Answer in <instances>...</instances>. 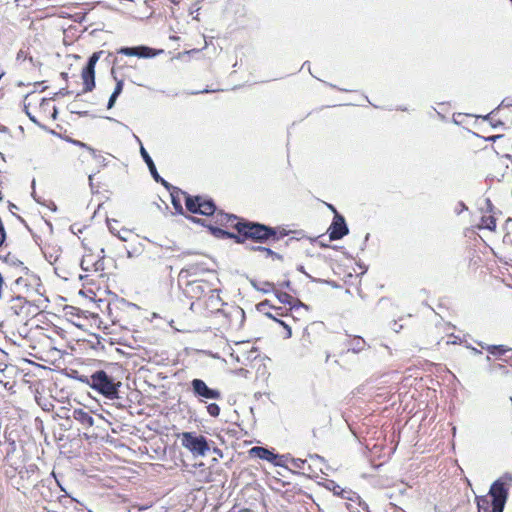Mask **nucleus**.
<instances>
[{
  "instance_id": "4",
  "label": "nucleus",
  "mask_w": 512,
  "mask_h": 512,
  "mask_svg": "<svg viewBox=\"0 0 512 512\" xmlns=\"http://www.w3.org/2000/svg\"><path fill=\"white\" fill-rule=\"evenodd\" d=\"M209 295L205 296L202 301H193L190 304V310L197 314H208L215 313L221 310L223 306V301L219 295V291L217 289H212L207 292Z\"/></svg>"
},
{
  "instance_id": "28",
  "label": "nucleus",
  "mask_w": 512,
  "mask_h": 512,
  "mask_svg": "<svg viewBox=\"0 0 512 512\" xmlns=\"http://www.w3.org/2000/svg\"><path fill=\"white\" fill-rule=\"evenodd\" d=\"M487 350L490 354L492 355H503L505 352L508 351V349H506L503 345H499V346H495V345H492V346H487Z\"/></svg>"
},
{
  "instance_id": "33",
  "label": "nucleus",
  "mask_w": 512,
  "mask_h": 512,
  "mask_svg": "<svg viewBox=\"0 0 512 512\" xmlns=\"http://www.w3.org/2000/svg\"><path fill=\"white\" fill-rule=\"evenodd\" d=\"M116 236L121 240V241H128L129 239V236H130V231L127 230V229H121L120 232H117Z\"/></svg>"
},
{
  "instance_id": "35",
  "label": "nucleus",
  "mask_w": 512,
  "mask_h": 512,
  "mask_svg": "<svg viewBox=\"0 0 512 512\" xmlns=\"http://www.w3.org/2000/svg\"><path fill=\"white\" fill-rule=\"evenodd\" d=\"M172 204L175 208V210L180 213V214H183V208H182V205H181V202L179 199L176 198V196H174L172 194Z\"/></svg>"
},
{
  "instance_id": "1",
  "label": "nucleus",
  "mask_w": 512,
  "mask_h": 512,
  "mask_svg": "<svg viewBox=\"0 0 512 512\" xmlns=\"http://www.w3.org/2000/svg\"><path fill=\"white\" fill-rule=\"evenodd\" d=\"M512 487V474L504 473L490 487L489 493L477 498L478 512H502Z\"/></svg>"
},
{
  "instance_id": "5",
  "label": "nucleus",
  "mask_w": 512,
  "mask_h": 512,
  "mask_svg": "<svg viewBox=\"0 0 512 512\" xmlns=\"http://www.w3.org/2000/svg\"><path fill=\"white\" fill-rule=\"evenodd\" d=\"M180 437L182 446L194 456H205L210 449L206 438L202 435H196L193 432H183Z\"/></svg>"
},
{
  "instance_id": "16",
  "label": "nucleus",
  "mask_w": 512,
  "mask_h": 512,
  "mask_svg": "<svg viewBox=\"0 0 512 512\" xmlns=\"http://www.w3.org/2000/svg\"><path fill=\"white\" fill-rule=\"evenodd\" d=\"M72 417L86 428L92 427L94 425L93 417L83 409H74Z\"/></svg>"
},
{
  "instance_id": "10",
  "label": "nucleus",
  "mask_w": 512,
  "mask_h": 512,
  "mask_svg": "<svg viewBox=\"0 0 512 512\" xmlns=\"http://www.w3.org/2000/svg\"><path fill=\"white\" fill-rule=\"evenodd\" d=\"M101 255L96 257L93 254H86L81 260V268L84 271H102L104 270V249L100 250Z\"/></svg>"
},
{
  "instance_id": "42",
  "label": "nucleus",
  "mask_w": 512,
  "mask_h": 512,
  "mask_svg": "<svg viewBox=\"0 0 512 512\" xmlns=\"http://www.w3.org/2000/svg\"><path fill=\"white\" fill-rule=\"evenodd\" d=\"M26 114L33 123L38 124V121L36 120L35 116L31 115L28 111H26Z\"/></svg>"
},
{
  "instance_id": "13",
  "label": "nucleus",
  "mask_w": 512,
  "mask_h": 512,
  "mask_svg": "<svg viewBox=\"0 0 512 512\" xmlns=\"http://www.w3.org/2000/svg\"><path fill=\"white\" fill-rule=\"evenodd\" d=\"M118 53L126 56H136L140 58H150L155 56L153 50L146 46L123 47L118 50Z\"/></svg>"
},
{
  "instance_id": "39",
  "label": "nucleus",
  "mask_w": 512,
  "mask_h": 512,
  "mask_svg": "<svg viewBox=\"0 0 512 512\" xmlns=\"http://www.w3.org/2000/svg\"><path fill=\"white\" fill-rule=\"evenodd\" d=\"M464 210H467V206L463 203V202H459L458 203V207L456 208V213L457 214H460L461 212H463Z\"/></svg>"
},
{
  "instance_id": "11",
  "label": "nucleus",
  "mask_w": 512,
  "mask_h": 512,
  "mask_svg": "<svg viewBox=\"0 0 512 512\" xmlns=\"http://www.w3.org/2000/svg\"><path fill=\"white\" fill-rule=\"evenodd\" d=\"M250 454L258 457L262 460H266L268 462H271L277 466H283V458L284 456H278L277 454H274L272 451L268 450L267 448L256 446L251 448Z\"/></svg>"
},
{
  "instance_id": "37",
  "label": "nucleus",
  "mask_w": 512,
  "mask_h": 512,
  "mask_svg": "<svg viewBox=\"0 0 512 512\" xmlns=\"http://www.w3.org/2000/svg\"><path fill=\"white\" fill-rule=\"evenodd\" d=\"M15 285L16 286H25L27 287L28 284H27V279L24 278V277H18L16 280H15Z\"/></svg>"
},
{
  "instance_id": "40",
  "label": "nucleus",
  "mask_w": 512,
  "mask_h": 512,
  "mask_svg": "<svg viewBox=\"0 0 512 512\" xmlns=\"http://www.w3.org/2000/svg\"><path fill=\"white\" fill-rule=\"evenodd\" d=\"M118 96H114V94L112 93V95L110 96V99L108 101V109L112 108L116 99H117Z\"/></svg>"
},
{
  "instance_id": "44",
  "label": "nucleus",
  "mask_w": 512,
  "mask_h": 512,
  "mask_svg": "<svg viewBox=\"0 0 512 512\" xmlns=\"http://www.w3.org/2000/svg\"><path fill=\"white\" fill-rule=\"evenodd\" d=\"M49 103H50V101H49V100H45V99H43V100H42L41 105H42V106H44V105H49Z\"/></svg>"
},
{
  "instance_id": "51",
  "label": "nucleus",
  "mask_w": 512,
  "mask_h": 512,
  "mask_svg": "<svg viewBox=\"0 0 512 512\" xmlns=\"http://www.w3.org/2000/svg\"><path fill=\"white\" fill-rule=\"evenodd\" d=\"M127 256H128L129 258H131V257H132V253H131L130 251H128V252H127Z\"/></svg>"
},
{
  "instance_id": "24",
  "label": "nucleus",
  "mask_w": 512,
  "mask_h": 512,
  "mask_svg": "<svg viewBox=\"0 0 512 512\" xmlns=\"http://www.w3.org/2000/svg\"><path fill=\"white\" fill-rule=\"evenodd\" d=\"M198 204H200V196H185V205L189 212L198 214Z\"/></svg>"
},
{
  "instance_id": "15",
  "label": "nucleus",
  "mask_w": 512,
  "mask_h": 512,
  "mask_svg": "<svg viewBox=\"0 0 512 512\" xmlns=\"http://www.w3.org/2000/svg\"><path fill=\"white\" fill-rule=\"evenodd\" d=\"M140 154H141L144 162L147 164L149 171H150L152 177L155 179V181H157V182L161 181L162 183L165 184V181L159 176L152 158L150 157V155L148 154V152L146 151V149L144 148L143 145H141Z\"/></svg>"
},
{
  "instance_id": "48",
  "label": "nucleus",
  "mask_w": 512,
  "mask_h": 512,
  "mask_svg": "<svg viewBox=\"0 0 512 512\" xmlns=\"http://www.w3.org/2000/svg\"><path fill=\"white\" fill-rule=\"evenodd\" d=\"M190 219H191L192 221L196 222V223H200V220H199V219H196V218H194V217H190Z\"/></svg>"
},
{
  "instance_id": "19",
  "label": "nucleus",
  "mask_w": 512,
  "mask_h": 512,
  "mask_svg": "<svg viewBox=\"0 0 512 512\" xmlns=\"http://www.w3.org/2000/svg\"><path fill=\"white\" fill-rule=\"evenodd\" d=\"M216 208L212 200L204 199L200 197V204H198V214L201 215H213Z\"/></svg>"
},
{
  "instance_id": "50",
  "label": "nucleus",
  "mask_w": 512,
  "mask_h": 512,
  "mask_svg": "<svg viewBox=\"0 0 512 512\" xmlns=\"http://www.w3.org/2000/svg\"><path fill=\"white\" fill-rule=\"evenodd\" d=\"M500 137H501L500 135H496V136L491 137V140H496V139H498Z\"/></svg>"
},
{
  "instance_id": "52",
  "label": "nucleus",
  "mask_w": 512,
  "mask_h": 512,
  "mask_svg": "<svg viewBox=\"0 0 512 512\" xmlns=\"http://www.w3.org/2000/svg\"><path fill=\"white\" fill-rule=\"evenodd\" d=\"M487 204H488V206H491V202L489 199L487 200Z\"/></svg>"
},
{
  "instance_id": "30",
  "label": "nucleus",
  "mask_w": 512,
  "mask_h": 512,
  "mask_svg": "<svg viewBox=\"0 0 512 512\" xmlns=\"http://www.w3.org/2000/svg\"><path fill=\"white\" fill-rule=\"evenodd\" d=\"M216 217H217V221L220 222V223L231 222L233 224L237 220L236 216L228 215V214H223V213H218L216 215Z\"/></svg>"
},
{
  "instance_id": "12",
  "label": "nucleus",
  "mask_w": 512,
  "mask_h": 512,
  "mask_svg": "<svg viewBox=\"0 0 512 512\" xmlns=\"http://www.w3.org/2000/svg\"><path fill=\"white\" fill-rule=\"evenodd\" d=\"M326 467L325 460L321 456L317 454L310 455L307 464V476L317 477L318 472L324 473V468Z\"/></svg>"
},
{
  "instance_id": "8",
  "label": "nucleus",
  "mask_w": 512,
  "mask_h": 512,
  "mask_svg": "<svg viewBox=\"0 0 512 512\" xmlns=\"http://www.w3.org/2000/svg\"><path fill=\"white\" fill-rule=\"evenodd\" d=\"M210 288V284L206 281H191L186 284L184 293L195 301H202Z\"/></svg>"
},
{
  "instance_id": "20",
  "label": "nucleus",
  "mask_w": 512,
  "mask_h": 512,
  "mask_svg": "<svg viewBox=\"0 0 512 512\" xmlns=\"http://www.w3.org/2000/svg\"><path fill=\"white\" fill-rule=\"evenodd\" d=\"M478 228L495 231V229H496L495 217L493 215H483L481 217L480 223L478 224Z\"/></svg>"
},
{
  "instance_id": "49",
  "label": "nucleus",
  "mask_w": 512,
  "mask_h": 512,
  "mask_svg": "<svg viewBox=\"0 0 512 512\" xmlns=\"http://www.w3.org/2000/svg\"><path fill=\"white\" fill-rule=\"evenodd\" d=\"M88 179H89V184H90V186H92V180H93L92 175H89V178H88Z\"/></svg>"
},
{
  "instance_id": "27",
  "label": "nucleus",
  "mask_w": 512,
  "mask_h": 512,
  "mask_svg": "<svg viewBox=\"0 0 512 512\" xmlns=\"http://www.w3.org/2000/svg\"><path fill=\"white\" fill-rule=\"evenodd\" d=\"M253 286L264 293H270L275 291V286L273 283L270 282H262L259 285L256 283H253Z\"/></svg>"
},
{
  "instance_id": "38",
  "label": "nucleus",
  "mask_w": 512,
  "mask_h": 512,
  "mask_svg": "<svg viewBox=\"0 0 512 512\" xmlns=\"http://www.w3.org/2000/svg\"><path fill=\"white\" fill-rule=\"evenodd\" d=\"M75 143H76L77 145H79L80 147H83V148L88 149L94 157L96 156V151H95L93 148L88 147L85 143H82V142H80V141H76Z\"/></svg>"
},
{
  "instance_id": "23",
  "label": "nucleus",
  "mask_w": 512,
  "mask_h": 512,
  "mask_svg": "<svg viewBox=\"0 0 512 512\" xmlns=\"http://www.w3.org/2000/svg\"><path fill=\"white\" fill-rule=\"evenodd\" d=\"M16 62L19 65H25L26 62L29 63L30 66H35L33 57L29 55L28 51L25 49H20L16 56Z\"/></svg>"
},
{
  "instance_id": "34",
  "label": "nucleus",
  "mask_w": 512,
  "mask_h": 512,
  "mask_svg": "<svg viewBox=\"0 0 512 512\" xmlns=\"http://www.w3.org/2000/svg\"><path fill=\"white\" fill-rule=\"evenodd\" d=\"M114 79L117 81L115 89L113 91L114 96H119L120 93L123 90V80H118L116 76H114Z\"/></svg>"
},
{
  "instance_id": "36",
  "label": "nucleus",
  "mask_w": 512,
  "mask_h": 512,
  "mask_svg": "<svg viewBox=\"0 0 512 512\" xmlns=\"http://www.w3.org/2000/svg\"><path fill=\"white\" fill-rule=\"evenodd\" d=\"M107 224H108V229L109 231L114 234L116 236L117 232H120L116 225L118 224V222L116 220H108L107 221Z\"/></svg>"
},
{
  "instance_id": "22",
  "label": "nucleus",
  "mask_w": 512,
  "mask_h": 512,
  "mask_svg": "<svg viewBox=\"0 0 512 512\" xmlns=\"http://www.w3.org/2000/svg\"><path fill=\"white\" fill-rule=\"evenodd\" d=\"M327 488L333 492L334 495L342 496L345 498H348L352 500L351 497L345 496L347 495H356L355 493H352L351 491H345L342 487H340L337 483L334 481H329L327 484Z\"/></svg>"
},
{
  "instance_id": "21",
  "label": "nucleus",
  "mask_w": 512,
  "mask_h": 512,
  "mask_svg": "<svg viewBox=\"0 0 512 512\" xmlns=\"http://www.w3.org/2000/svg\"><path fill=\"white\" fill-rule=\"evenodd\" d=\"M366 342L363 338L359 336L353 337L349 342V350L354 353H359L365 349Z\"/></svg>"
},
{
  "instance_id": "29",
  "label": "nucleus",
  "mask_w": 512,
  "mask_h": 512,
  "mask_svg": "<svg viewBox=\"0 0 512 512\" xmlns=\"http://www.w3.org/2000/svg\"><path fill=\"white\" fill-rule=\"evenodd\" d=\"M252 249L263 252L266 258L267 257H275L278 259L281 258L280 255H278L277 253H275L274 251H272L271 249L266 248V247L256 246V247H252Z\"/></svg>"
},
{
  "instance_id": "41",
  "label": "nucleus",
  "mask_w": 512,
  "mask_h": 512,
  "mask_svg": "<svg viewBox=\"0 0 512 512\" xmlns=\"http://www.w3.org/2000/svg\"><path fill=\"white\" fill-rule=\"evenodd\" d=\"M273 310L275 311V313H274L275 317L276 316H283L282 308H280V307H278V308L277 307H273Z\"/></svg>"
},
{
  "instance_id": "47",
  "label": "nucleus",
  "mask_w": 512,
  "mask_h": 512,
  "mask_svg": "<svg viewBox=\"0 0 512 512\" xmlns=\"http://www.w3.org/2000/svg\"><path fill=\"white\" fill-rule=\"evenodd\" d=\"M57 110L55 107H53V118H56Z\"/></svg>"
},
{
  "instance_id": "7",
  "label": "nucleus",
  "mask_w": 512,
  "mask_h": 512,
  "mask_svg": "<svg viewBox=\"0 0 512 512\" xmlns=\"http://www.w3.org/2000/svg\"><path fill=\"white\" fill-rule=\"evenodd\" d=\"M193 394L201 401L205 402L208 399L218 400L221 398V393L217 389H212L201 379H193L191 381Z\"/></svg>"
},
{
  "instance_id": "14",
  "label": "nucleus",
  "mask_w": 512,
  "mask_h": 512,
  "mask_svg": "<svg viewBox=\"0 0 512 512\" xmlns=\"http://www.w3.org/2000/svg\"><path fill=\"white\" fill-rule=\"evenodd\" d=\"M25 304L26 300L24 297L20 295L12 296L7 302V309L11 311L12 314L19 315L24 309Z\"/></svg>"
},
{
  "instance_id": "43",
  "label": "nucleus",
  "mask_w": 512,
  "mask_h": 512,
  "mask_svg": "<svg viewBox=\"0 0 512 512\" xmlns=\"http://www.w3.org/2000/svg\"><path fill=\"white\" fill-rule=\"evenodd\" d=\"M290 285H291L290 281H285L282 283V286L286 287V288H290Z\"/></svg>"
},
{
  "instance_id": "46",
  "label": "nucleus",
  "mask_w": 512,
  "mask_h": 512,
  "mask_svg": "<svg viewBox=\"0 0 512 512\" xmlns=\"http://www.w3.org/2000/svg\"><path fill=\"white\" fill-rule=\"evenodd\" d=\"M328 207L330 208V210H332L335 214L337 213L336 209L333 207V205H328Z\"/></svg>"
},
{
  "instance_id": "45",
  "label": "nucleus",
  "mask_w": 512,
  "mask_h": 512,
  "mask_svg": "<svg viewBox=\"0 0 512 512\" xmlns=\"http://www.w3.org/2000/svg\"><path fill=\"white\" fill-rule=\"evenodd\" d=\"M134 138L136 139V142H138V143H139V145L141 146V145H142V142H141V140L139 139V137H138V136H136V135H134Z\"/></svg>"
},
{
  "instance_id": "3",
  "label": "nucleus",
  "mask_w": 512,
  "mask_h": 512,
  "mask_svg": "<svg viewBox=\"0 0 512 512\" xmlns=\"http://www.w3.org/2000/svg\"><path fill=\"white\" fill-rule=\"evenodd\" d=\"M233 226L237 230L240 239H242V242L248 238L257 242H265L270 238L278 239L276 237L275 229L263 224L237 221L235 224H233Z\"/></svg>"
},
{
  "instance_id": "6",
  "label": "nucleus",
  "mask_w": 512,
  "mask_h": 512,
  "mask_svg": "<svg viewBox=\"0 0 512 512\" xmlns=\"http://www.w3.org/2000/svg\"><path fill=\"white\" fill-rule=\"evenodd\" d=\"M103 52H94L86 65L82 70V80L84 84V92H90L95 87V66Z\"/></svg>"
},
{
  "instance_id": "25",
  "label": "nucleus",
  "mask_w": 512,
  "mask_h": 512,
  "mask_svg": "<svg viewBox=\"0 0 512 512\" xmlns=\"http://www.w3.org/2000/svg\"><path fill=\"white\" fill-rule=\"evenodd\" d=\"M289 462L293 469L301 470L303 475H307L308 459L291 458Z\"/></svg>"
},
{
  "instance_id": "31",
  "label": "nucleus",
  "mask_w": 512,
  "mask_h": 512,
  "mask_svg": "<svg viewBox=\"0 0 512 512\" xmlns=\"http://www.w3.org/2000/svg\"><path fill=\"white\" fill-rule=\"evenodd\" d=\"M207 412L212 417H217L220 414V407L216 403H211L207 406Z\"/></svg>"
},
{
  "instance_id": "26",
  "label": "nucleus",
  "mask_w": 512,
  "mask_h": 512,
  "mask_svg": "<svg viewBox=\"0 0 512 512\" xmlns=\"http://www.w3.org/2000/svg\"><path fill=\"white\" fill-rule=\"evenodd\" d=\"M212 233L215 235V236H226V237H229V238H235L237 240V242L241 243L242 242V239H240L239 236L233 234V233H229V232H226L224 231L223 229H220V228H213V227H210Z\"/></svg>"
},
{
  "instance_id": "32",
  "label": "nucleus",
  "mask_w": 512,
  "mask_h": 512,
  "mask_svg": "<svg viewBox=\"0 0 512 512\" xmlns=\"http://www.w3.org/2000/svg\"><path fill=\"white\" fill-rule=\"evenodd\" d=\"M194 270H196V268L194 266H191L189 268H183L179 273V278L180 279L187 278L188 276H190L191 274L194 273Z\"/></svg>"
},
{
  "instance_id": "9",
  "label": "nucleus",
  "mask_w": 512,
  "mask_h": 512,
  "mask_svg": "<svg viewBox=\"0 0 512 512\" xmlns=\"http://www.w3.org/2000/svg\"><path fill=\"white\" fill-rule=\"evenodd\" d=\"M348 232L349 229L346 225L344 217L336 213L330 227L328 228L330 240H339L347 235Z\"/></svg>"
},
{
  "instance_id": "18",
  "label": "nucleus",
  "mask_w": 512,
  "mask_h": 512,
  "mask_svg": "<svg viewBox=\"0 0 512 512\" xmlns=\"http://www.w3.org/2000/svg\"><path fill=\"white\" fill-rule=\"evenodd\" d=\"M274 293H275L277 299L279 300V302H281L283 304L290 305L291 309L295 308L296 304L298 306H303L304 307V304H302L299 300L293 298L290 294H288L286 292L278 291V290L275 289Z\"/></svg>"
},
{
  "instance_id": "2",
  "label": "nucleus",
  "mask_w": 512,
  "mask_h": 512,
  "mask_svg": "<svg viewBox=\"0 0 512 512\" xmlns=\"http://www.w3.org/2000/svg\"><path fill=\"white\" fill-rule=\"evenodd\" d=\"M79 379L107 399L114 400L119 397L118 390L121 386V382H115L114 379L103 370H98L91 376H82Z\"/></svg>"
},
{
  "instance_id": "17",
  "label": "nucleus",
  "mask_w": 512,
  "mask_h": 512,
  "mask_svg": "<svg viewBox=\"0 0 512 512\" xmlns=\"http://www.w3.org/2000/svg\"><path fill=\"white\" fill-rule=\"evenodd\" d=\"M267 308H271L268 300H265L257 305V309L259 311L263 312L266 316H268L269 318L277 321L282 326H284V328L287 330L286 338H290L292 335L291 328L288 325H286L283 321L278 320L277 317H275V315L273 313L269 312V309H267Z\"/></svg>"
}]
</instances>
